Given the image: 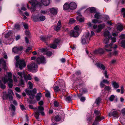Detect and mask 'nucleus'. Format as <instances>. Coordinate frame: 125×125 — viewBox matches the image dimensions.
<instances>
[{"label":"nucleus","mask_w":125,"mask_h":125,"mask_svg":"<svg viewBox=\"0 0 125 125\" xmlns=\"http://www.w3.org/2000/svg\"><path fill=\"white\" fill-rule=\"evenodd\" d=\"M104 36L105 38L110 37L109 35V32L108 31H106L104 32Z\"/></svg>","instance_id":"obj_32"},{"label":"nucleus","mask_w":125,"mask_h":125,"mask_svg":"<svg viewBox=\"0 0 125 125\" xmlns=\"http://www.w3.org/2000/svg\"><path fill=\"white\" fill-rule=\"evenodd\" d=\"M112 83L113 86L115 88L117 89L119 87V84L115 82H112Z\"/></svg>","instance_id":"obj_27"},{"label":"nucleus","mask_w":125,"mask_h":125,"mask_svg":"<svg viewBox=\"0 0 125 125\" xmlns=\"http://www.w3.org/2000/svg\"><path fill=\"white\" fill-rule=\"evenodd\" d=\"M29 2L31 3L33 8H31V12H33L35 10V8L36 7H40L41 6V4L39 3L37 1L35 0H29Z\"/></svg>","instance_id":"obj_2"},{"label":"nucleus","mask_w":125,"mask_h":125,"mask_svg":"<svg viewBox=\"0 0 125 125\" xmlns=\"http://www.w3.org/2000/svg\"><path fill=\"white\" fill-rule=\"evenodd\" d=\"M26 35L27 36H28L30 34V33L29 31H26L25 32Z\"/></svg>","instance_id":"obj_64"},{"label":"nucleus","mask_w":125,"mask_h":125,"mask_svg":"<svg viewBox=\"0 0 125 125\" xmlns=\"http://www.w3.org/2000/svg\"><path fill=\"white\" fill-rule=\"evenodd\" d=\"M54 106L56 107H57L59 106V104L56 101H55L53 103Z\"/></svg>","instance_id":"obj_60"},{"label":"nucleus","mask_w":125,"mask_h":125,"mask_svg":"<svg viewBox=\"0 0 125 125\" xmlns=\"http://www.w3.org/2000/svg\"><path fill=\"white\" fill-rule=\"evenodd\" d=\"M121 44V47L125 48V39L122 40Z\"/></svg>","instance_id":"obj_37"},{"label":"nucleus","mask_w":125,"mask_h":125,"mask_svg":"<svg viewBox=\"0 0 125 125\" xmlns=\"http://www.w3.org/2000/svg\"><path fill=\"white\" fill-rule=\"evenodd\" d=\"M109 37H107L105 39H104V42L105 44H107L109 40Z\"/></svg>","instance_id":"obj_47"},{"label":"nucleus","mask_w":125,"mask_h":125,"mask_svg":"<svg viewBox=\"0 0 125 125\" xmlns=\"http://www.w3.org/2000/svg\"><path fill=\"white\" fill-rule=\"evenodd\" d=\"M60 120L61 118L58 115L56 116L54 118V120L56 121H59Z\"/></svg>","instance_id":"obj_40"},{"label":"nucleus","mask_w":125,"mask_h":125,"mask_svg":"<svg viewBox=\"0 0 125 125\" xmlns=\"http://www.w3.org/2000/svg\"><path fill=\"white\" fill-rule=\"evenodd\" d=\"M28 84L29 86L30 89H32L33 88V84L30 81L28 82Z\"/></svg>","instance_id":"obj_55"},{"label":"nucleus","mask_w":125,"mask_h":125,"mask_svg":"<svg viewBox=\"0 0 125 125\" xmlns=\"http://www.w3.org/2000/svg\"><path fill=\"white\" fill-rule=\"evenodd\" d=\"M92 22L95 23H99L101 22V21H100L98 20L94 19L92 20Z\"/></svg>","instance_id":"obj_48"},{"label":"nucleus","mask_w":125,"mask_h":125,"mask_svg":"<svg viewBox=\"0 0 125 125\" xmlns=\"http://www.w3.org/2000/svg\"><path fill=\"white\" fill-rule=\"evenodd\" d=\"M77 20L80 22H83L84 21V18L82 17L81 15H79L76 17Z\"/></svg>","instance_id":"obj_25"},{"label":"nucleus","mask_w":125,"mask_h":125,"mask_svg":"<svg viewBox=\"0 0 125 125\" xmlns=\"http://www.w3.org/2000/svg\"><path fill=\"white\" fill-rule=\"evenodd\" d=\"M19 58V56H17L15 57V59L16 61H17L16 65H18L20 69L21 70H22L23 68L26 66V64L23 60H20L19 61H18Z\"/></svg>","instance_id":"obj_1"},{"label":"nucleus","mask_w":125,"mask_h":125,"mask_svg":"<svg viewBox=\"0 0 125 125\" xmlns=\"http://www.w3.org/2000/svg\"><path fill=\"white\" fill-rule=\"evenodd\" d=\"M8 94H4L3 96V99L4 100H7L9 98V101H11L13 100L12 95H13V93L12 90L10 89L8 90Z\"/></svg>","instance_id":"obj_4"},{"label":"nucleus","mask_w":125,"mask_h":125,"mask_svg":"<svg viewBox=\"0 0 125 125\" xmlns=\"http://www.w3.org/2000/svg\"><path fill=\"white\" fill-rule=\"evenodd\" d=\"M101 101L100 99L98 98H97L96 100V104L98 105L100 103Z\"/></svg>","instance_id":"obj_59"},{"label":"nucleus","mask_w":125,"mask_h":125,"mask_svg":"<svg viewBox=\"0 0 125 125\" xmlns=\"http://www.w3.org/2000/svg\"><path fill=\"white\" fill-rule=\"evenodd\" d=\"M10 106H11V110L15 111V106L12 104H11Z\"/></svg>","instance_id":"obj_50"},{"label":"nucleus","mask_w":125,"mask_h":125,"mask_svg":"<svg viewBox=\"0 0 125 125\" xmlns=\"http://www.w3.org/2000/svg\"><path fill=\"white\" fill-rule=\"evenodd\" d=\"M104 52V50L102 49L96 50L94 52V54L103 53Z\"/></svg>","instance_id":"obj_21"},{"label":"nucleus","mask_w":125,"mask_h":125,"mask_svg":"<svg viewBox=\"0 0 125 125\" xmlns=\"http://www.w3.org/2000/svg\"><path fill=\"white\" fill-rule=\"evenodd\" d=\"M25 91L30 98L31 99L34 98L35 94L37 93L36 89L35 88L33 89L32 91L26 89L25 90Z\"/></svg>","instance_id":"obj_5"},{"label":"nucleus","mask_w":125,"mask_h":125,"mask_svg":"<svg viewBox=\"0 0 125 125\" xmlns=\"http://www.w3.org/2000/svg\"><path fill=\"white\" fill-rule=\"evenodd\" d=\"M45 95L46 97L48 98H50L51 97L50 94L48 91L46 92L45 94Z\"/></svg>","instance_id":"obj_53"},{"label":"nucleus","mask_w":125,"mask_h":125,"mask_svg":"<svg viewBox=\"0 0 125 125\" xmlns=\"http://www.w3.org/2000/svg\"><path fill=\"white\" fill-rule=\"evenodd\" d=\"M109 116H113L115 118H117L118 117L117 113L116 111H113L112 112H110L109 113L108 115Z\"/></svg>","instance_id":"obj_16"},{"label":"nucleus","mask_w":125,"mask_h":125,"mask_svg":"<svg viewBox=\"0 0 125 125\" xmlns=\"http://www.w3.org/2000/svg\"><path fill=\"white\" fill-rule=\"evenodd\" d=\"M39 112L38 111H37L35 112L34 116L36 118L38 119H39Z\"/></svg>","instance_id":"obj_38"},{"label":"nucleus","mask_w":125,"mask_h":125,"mask_svg":"<svg viewBox=\"0 0 125 125\" xmlns=\"http://www.w3.org/2000/svg\"><path fill=\"white\" fill-rule=\"evenodd\" d=\"M105 26V25L104 23L99 25L98 27V29L96 30L97 32H100L101 30L104 28Z\"/></svg>","instance_id":"obj_15"},{"label":"nucleus","mask_w":125,"mask_h":125,"mask_svg":"<svg viewBox=\"0 0 125 125\" xmlns=\"http://www.w3.org/2000/svg\"><path fill=\"white\" fill-rule=\"evenodd\" d=\"M96 65L99 68L103 70H104L105 69V67L104 65L100 63H96Z\"/></svg>","instance_id":"obj_19"},{"label":"nucleus","mask_w":125,"mask_h":125,"mask_svg":"<svg viewBox=\"0 0 125 125\" xmlns=\"http://www.w3.org/2000/svg\"><path fill=\"white\" fill-rule=\"evenodd\" d=\"M36 60L37 62L39 64L44 63L45 62L44 57L43 56L38 57Z\"/></svg>","instance_id":"obj_9"},{"label":"nucleus","mask_w":125,"mask_h":125,"mask_svg":"<svg viewBox=\"0 0 125 125\" xmlns=\"http://www.w3.org/2000/svg\"><path fill=\"white\" fill-rule=\"evenodd\" d=\"M101 15L100 14L99 12L96 13L94 15V18L97 19H99L100 18Z\"/></svg>","instance_id":"obj_33"},{"label":"nucleus","mask_w":125,"mask_h":125,"mask_svg":"<svg viewBox=\"0 0 125 125\" xmlns=\"http://www.w3.org/2000/svg\"><path fill=\"white\" fill-rule=\"evenodd\" d=\"M38 66L34 63L33 62L27 66V68L30 71L32 70L36 69L38 68Z\"/></svg>","instance_id":"obj_8"},{"label":"nucleus","mask_w":125,"mask_h":125,"mask_svg":"<svg viewBox=\"0 0 125 125\" xmlns=\"http://www.w3.org/2000/svg\"><path fill=\"white\" fill-rule=\"evenodd\" d=\"M17 74L20 76L21 79H22L23 77H24V79H25L26 75L24 72H18Z\"/></svg>","instance_id":"obj_20"},{"label":"nucleus","mask_w":125,"mask_h":125,"mask_svg":"<svg viewBox=\"0 0 125 125\" xmlns=\"http://www.w3.org/2000/svg\"><path fill=\"white\" fill-rule=\"evenodd\" d=\"M121 12L122 13V14L123 15V18L125 17V9L124 8H123L121 10Z\"/></svg>","instance_id":"obj_43"},{"label":"nucleus","mask_w":125,"mask_h":125,"mask_svg":"<svg viewBox=\"0 0 125 125\" xmlns=\"http://www.w3.org/2000/svg\"><path fill=\"white\" fill-rule=\"evenodd\" d=\"M15 90L18 92H19L21 91L20 88L18 87H16L15 88Z\"/></svg>","instance_id":"obj_63"},{"label":"nucleus","mask_w":125,"mask_h":125,"mask_svg":"<svg viewBox=\"0 0 125 125\" xmlns=\"http://www.w3.org/2000/svg\"><path fill=\"white\" fill-rule=\"evenodd\" d=\"M23 25L25 29H27L28 28V25L27 24L25 23H24L23 24Z\"/></svg>","instance_id":"obj_54"},{"label":"nucleus","mask_w":125,"mask_h":125,"mask_svg":"<svg viewBox=\"0 0 125 125\" xmlns=\"http://www.w3.org/2000/svg\"><path fill=\"white\" fill-rule=\"evenodd\" d=\"M104 89L105 91L107 90L109 91L111 89V87L109 86H105L104 88Z\"/></svg>","instance_id":"obj_46"},{"label":"nucleus","mask_w":125,"mask_h":125,"mask_svg":"<svg viewBox=\"0 0 125 125\" xmlns=\"http://www.w3.org/2000/svg\"><path fill=\"white\" fill-rule=\"evenodd\" d=\"M104 118V117L103 116L101 117L100 116H97L96 117L95 119L98 122V121H100Z\"/></svg>","instance_id":"obj_31"},{"label":"nucleus","mask_w":125,"mask_h":125,"mask_svg":"<svg viewBox=\"0 0 125 125\" xmlns=\"http://www.w3.org/2000/svg\"><path fill=\"white\" fill-rule=\"evenodd\" d=\"M58 12V10L52 8L50 9V12L53 14L56 15Z\"/></svg>","instance_id":"obj_26"},{"label":"nucleus","mask_w":125,"mask_h":125,"mask_svg":"<svg viewBox=\"0 0 125 125\" xmlns=\"http://www.w3.org/2000/svg\"><path fill=\"white\" fill-rule=\"evenodd\" d=\"M54 89L55 91L56 92H58V91H62L63 92H64L65 91V87L64 86L63 88H62L61 87L60 89L59 87L58 86H55L54 87Z\"/></svg>","instance_id":"obj_11"},{"label":"nucleus","mask_w":125,"mask_h":125,"mask_svg":"<svg viewBox=\"0 0 125 125\" xmlns=\"http://www.w3.org/2000/svg\"><path fill=\"white\" fill-rule=\"evenodd\" d=\"M118 51H117L115 50L114 52H110L108 54V56L109 57H111L112 55H114L116 56L117 55L118 53Z\"/></svg>","instance_id":"obj_22"},{"label":"nucleus","mask_w":125,"mask_h":125,"mask_svg":"<svg viewBox=\"0 0 125 125\" xmlns=\"http://www.w3.org/2000/svg\"><path fill=\"white\" fill-rule=\"evenodd\" d=\"M70 4H69L67 3H65L64 4L63 6V8L64 9L66 10H67L70 9Z\"/></svg>","instance_id":"obj_30"},{"label":"nucleus","mask_w":125,"mask_h":125,"mask_svg":"<svg viewBox=\"0 0 125 125\" xmlns=\"http://www.w3.org/2000/svg\"><path fill=\"white\" fill-rule=\"evenodd\" d=\"M70 9L71 10H74L77 8V5L74 2H72L70 3Z\"/></svg>","instance_id":"obj_17"},{"label":"nucleus","mask_w":125,"mask_h":125,"mask_svg":"<svg viewBox=\"0 0 125 125\" xmlns=\"http://www.w3.org/2000/svg\"><path fill=\"white\" fill-rule=\"evenodd\" d=\"M116 60V59H114L112 60L110 62V64L112 65L115 63Z\"/></svg>","instance_id":"obj_45"},{"label":"nucleus","mask_w":125,"mask_h":125,"mask_svg":"<svg viewBox=\"0 0 125 125\" xmlns=\"http://www.w3.org/2000/svg\"><path fill=\"white\" fill-rule=\"evenodd\" d=\"M117 29L118 30L121 31L123 29V26L121 24H119L117 25Z\"/></svg>","instance_id":"obj_36"},{"label":"nucleus","mask_w":125,"mask_h":125,"mask_svg":"<svg viewBox=\"0 0 125 125\" xmlns=\"http://www.w3.org/2000/svg\"><path fill=\"white\" fill-rule=\"evenodd\" d=\"M20 106L22 110H25V108L24 106L22 104H20Z\"/></svg>","instance_id":"obj_62"},{"label":"nucleus","mask_w":125,"mask_h":125,"mask_svg":"<svg viewBox=\"0 0 125 125\" xmlns=\"http://www.w3.org/2000/svg\"><path fill=\"white\" fill-rule=\"evenodd\" d=\"M2 80L4 83V84H3L1 81L0 80V86L1 88L4 89L6 87L5 84L8 82V78L6 77H4L2 78Z\"/></svg>","instance_id":"obj_7"},{"label":"nucleus","mask_w":125,"mask_h":125,"mask_svg":"<svg viewBox=\"0 0 125 125\" xmlns=\"http://www.w3.org/2000/svg\"><path fill=\"white\" fill-rule=\"evenodd\" d=\"M61 27V21H59L57 24V25L54 26V28L55 31H58L60 30Z\"/></svg>","instance_id":"obj_13"},{"label":"nucleus","mask_w":125,"mask_h":125,"mask_svg":"<svg viewBox=\"0 0 125 125\" xmlns=\"http://www.w3.org/2000/svg\"><path fill=\"white\" fill-rule=\"evenodd\" d=\"M43 5L45 6L48 5L50 3V0H41Z\"/></svg>","instance_id":"obj_24"},{"label":"nucleus","mask_w":125,"mask_h":125,"mask_svg":"<svg viewBox=\"0 0 125 125\" xmlns=\"http://www.w3.org/2000/svg\"><path fill=\"white\" fill-rule=\"evenodd\" d=\"M66 100L68 102H70L72 100L70 96H68L66 97Z\"/></svg>","instance_id":"obj_57"},{"label":"nucleus","mask_w":125,"mask_h":125,"mask_svg":"<svg viewBox=\"0 0 125 125\" xmlns=\"http://www.w3.org/2000/svg\"><path fill=\"white\" fill-rule=\"evenodd\" d=\"M115 97V96H114V95H112L109 98V100L111 101H112L113 100Z\"/></svg>","instance_id":"obj_56"},{"label":"nucleus","mask_w":125,"mask_h":125,"mask_svg":"<svg viewBox=\"0 0 125 125\" xmlns=\"http://www.w3.org/2000/svg\"><path fill=\"white\" fill-rule=\"evenodd\" d=\"M14 27V30L18 31L20 30L21 29V25L18 24L16 23L15 24Z\"/></svg>","instance_id":"obj_23"},{"label":"nucleus","mask_w":125,"mask_h":125,"mask_svg":"<svg viewBox=\"0 0 125 125\" xmlns=\"http://www.w3.org/2000/svg\"><path fill=\"white\" fill-rule=\"evenodd\" d=\"M70 35L71 37H76L79 35V33L77 31H75L73 30H71L70 32Z\"/></svg>","instance_id":"obj_12"},{"label":"nucleus","mask_w":125,"mask_h":125,"mask_svg":"<svg viewBox=\"0 0 125 125\" xmlns=\"http://www.w3.org/2000/svg\"><path fill=\"white\" fill-rule=\"evenodd\" d=\"M94 113L97 116H100L101 114L99 111L95 110L94 111Z\"/></svg>","instance_id":"obj_44"},{"label":"nucleus","mask_w":125,"mask_h":125,"mask_svg":"<svg viewBox=\"0 0 125 125\" xmlns=\"http://www.w3.org/2000/svg\"><path fill=\"white\" fill-rule=\"evenodd\" d=\"M51 37V35H49L47 36H41L40 38L44 42L50 40Z\"/></svg>","instance_id":"obj_14"},{"label":"nucleus","mask_w":125,"mask_h":125,"mask_svg":"<svg viewBox=\"0 0 125 125\" xmlns=\"http://www.w3.org/2000/svg\"><path fill=\"white\" fill-rule=\"evenodd\" d=\"M60 40L58 39H55L54 41V43L57 45H58L60 42Z\"/></svg>","instance_id":"obj_51"},{"label":"nucleus","mask_w":125,"mask_h":125,"mask_svg":"<svg viewBox=\"0 0 125 125\" xmlns=\"http://www.w3.org/2000/svg\"><path fill=\"white\" fill-rule=\"evenodd\" d=\"M75 22V20L73 19H70V20L69 24H71Z\"/></svg>","instance_id":"obj_52"},{"label":"nucleus","mask_w":125,"mask_h":125,"mask_svg":"<svg viewBox=\"0 0 125 125\" xmlns=\"http://www.w3.org/2000/svg\"><path fill=\"white\" fill-rule=\"evenodd\" d=\"M89 33H87L85 35H83L81 39V42L83 44H86L87 42V41L90 38L89 36Z\"/></svg>","instance_id":"obj_6"},{"label":"nucleus","mask_w":125,"mask_h":125,"mask_svg":"<svg viewBox=\"0 0 125 125\" xmlns=\"http://www.w3.org/2000/svg\"><path fill=\"white\" fill-rule=\"evenodd\" d=\"M34 21L35 22L39 21V17L36 16H34L33 17Z\"/></svg>","instance_id":"obj_42"},{"label":"nucleus","mask_w":125,"mask_h":125,"mask_svg":"<svg viewBox=\"0 0 125 125\" xmlns=\"http://www.w3.org/2000/svg\"><path fill=\"white\" fill-rule=\"evenodd\" d=\"M52 52L50 51H48L46 53V55L48 56H51L52 55Z\"/></svg>","instance_id":"obj_58"},{"label":"nucleus","mask_w":125,"mask_h":125,"mask_svg":"<svg viewBox=\"0 0 125 125\" xmlns=\"http://www.w3.org/2000/svg\"><path fill=\"white\" fill-rule=\"evenodd\" d=\"M111 40H112V42L110 44H107L105 45L104 46V49L105 51L107 52H110L112 51V49L113 47H112L113 43L112 42H116V39L115 37H112Z\"/></svg>","instance_id":"obj_3"},{"label":"nucleus","mask_w":125,"mask_h":125,"mask_svg":"<svg viewBox=\"0 0 125 125\" xmlns=\"http://www.w3.org/2000/svg\"><path fill=\"white\" fill-rule=\"evenodd\" d=\"M104 83L106 84H109V81L105 79L103 80L100 83V87L101 88H103L105 86V85L104 84Z\"/></svg>","instance_id":"obj_18"},{"label":"nucleus","mask_w":125,"mask_h":125,"mask_svg":"<svg viewBox=\"0 0 125 125\" xmlns=\"http://www.w3.org/2000/svg\"><path fill=\"white\" fill-rule=\"evenodd\" d=\"M38 109L39 111L41 112L44 110V109L43 107L41 106H39L38 107Z\"/></svg>","instance_id":"obj_49"},{"label":"nucleus","mask_w":125,"mask_h":125,"mask_svg":"<svg viewBox=\"0 0 125 125\" xmlns=\"http://www.w3.org/2000/svg\"><path fill=\"white\" fill-rule=\"evenodd\" d=\"M42 96V94L40 93H38L37 95L36 96V100L37 101H39Z\"/></svg>","instance_id":"obj_29"},{"label":"nucleus","mask_w":125,"mask_h":125,"mask_svg":"<svg viewBox=\"0 0 125 125\" xmlns=\"http://www.w3.org/2000/svg\"><path fill=\"white\" fill-rule=\"evenodd\" d=\"M121 39H124L125 38V35L124 34H122L120 36Z\"/></svg>","instance_id":"obj_61"},{"label":"nucleus","mask_w":125,"mask_h":125,"mask_svg":"<svg viewBox=\"0 0 125 125\" xmlns=\"http://www.w3.org/2000/svg\"><path fill=\"white\" fill-rule=\"evenodd\" d=\"M57 45L56 44L53 43L50 44V47L53 49H55L57 47Z\"/></svg>","instance_id":"obj_39"},{"label":"nucleus","mask_w":125,"mask_h":125,"mask_svg":"<svg viewBox=\"0 0 125 125\" xmlns=\"http://www.w3.org/2000/svg\"><path fill=\"white\" fill-rule=\"evenodd\" d=\"M45 19V17L43 16H42L39 17V20L41 21H44Z\"/></svg>","instance_id":"obj_41"},{"label":"nucleus","mask_w":125,"mask_h":125,"mask_svg":"<svg viewBox=\"0 0 125 125\" xmlns=\"http://www.w3.org/2000/svg\"><path fill=\"white\" fill-rule=\"evenodd\" d=\"M90 12L91 13H95L96 12V9L94 7L90 8Z\"/></svg>","instance_id":"obj_35"},{"label":"nucleus","mask_w":125,"mask_h":125,"mask_svg":"<svg viewBox=\"0 0 125 125\" xmlns=\"http://www.w3.org/2000/svg\"><path fill=\"white\" fill-rule=\"evenodd\" d=\"M8 81L9 82L8 83V86L10 88H11L13 86V80L12 79H10L9 80H8Z\"/></svg>","instance_id":"obj_28"},{"label":"nucleus","mask_w":125,"mask_h":125,"mask_svg":"<svg viewBox=\"0 0 125 125\" xmlns=\"http://www.w3.org/2000/svg\"><path fill=\"white\" fill-rule=\"evenodd\" d=\"M8 76H5L4 77H7L8 78V80H9L10 79H12V73L10 72H9L8 73Z\"/></svg>","instance_id":"obj_34"},{"label":"nucleus","mask_w":125,"mask_h":125,"mask_svg":"<svg viewBox=\"0 0 125 125\" xmlns=\"http://www.w3.org/2000/svg\"><path fill=\"white\" fill-rule=\"evenodd\" d=\"M23 49V47L21 46L18 48L14 47L12 49V51L16 54H18V52L19 51H21Z\"/></svg>","instance_id":"obj_10"}]
</instances>
